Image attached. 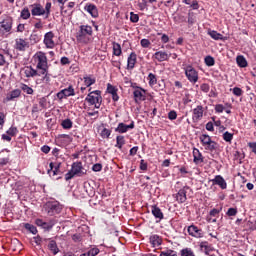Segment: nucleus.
Masks as SVG:
<instances>
[{
    "label": "nucleus",
    "mask_w": 256,
    "mask_h": 256,
    "mask_svg": "<svg viewBox=\"0 0 256 256\" xmlns=\"http://www.w3.org/2000/svg\"><path fill=\"white\" fill-rule=\"evenodd\" d=\"M223 139L226 141V143H231V141H233V134L230 132H225L223 134Z\"/></svg>",
    "instance_id": "49"
},
{
    "label": "nucleus",
    "mask_w": 256,
    "mask_h": 256,
    "mask_svg": "<svg viewBox=\"0 0 256 256\" xmlns=\"http://www.w3.org/2000/svg\"><path fill=\"white\" fill-rule=\"evenodd\" d=\"M30 8H31V15L33 17H41L45 15V8H43V5H41L40 3H34L30 5Z\"/></svg>",
    "instance_id": "9"
},
{
    "label": "nucleus",
    "mask_w": 256,
    "mask_h": 256,
    "mask_svg": "<svg viewBox=\"0 0 256 256\" xmlns=\"http://www.w3.org/2000/svg\"><path fill=\"white\" fill-rule=\"evenodd\" d=\"M71 171L78 175V177H82V175H87V170L83 168V162H74L72 164Z\"/></svg>",
    "instance_id": "12"
},
{
    "label": "nucleus",
    "mask_w": 256,
    "mask_h": 256,
    "mask_svg": "<svg viewBox=\"0 0 256 256\" xmlns=\"http://www.w3.org/2000/svg\"><path fill=\"white\" fill-rule=\"evenodd\" d=\"M138 7L140 11H145V9H147V1L142 0L141 2L138 3Z\"/></svg>",
    "instance_id": "58"
},
{
    "label": "nucleus",
    "mask_w": 256,
    "mask_h": 256,
    "mask_svg": "<svg viewBox=\"0 0 256 256\" xmlns=\"http://www.w3.org/2000/svg\"><path fill=\"white\" fill-rule=\"evenodd\" d=\"M9 62L7 61V58L5 57V55L0 53V67H8Z\"/></svg>",
    "instance_id": "51"
},
{
    "label": "nucleus",
    "mask_w": 256,
    "mask_h": 256,
    "mask_svg": "<svg viewBox=\"0 0 256 256\" xmlns=\"http://www.w3.org/2000/svg\"><path fill=\"white\" fill-rule=\"evenodd\" d=\"M86 253L88 254V256H97V254L100 253V250L97 247H93L90 250H88Z\"/></svg>",
    "instance_id": "52"
},
{
    "label": "nucleus",
    "mask_w": 256,
    "mask_h": 256,
    "mask_svg": "<svg viewBox=\"0 0 256 256\" xmlns=\"http://www.w3.org/2000/svg\"><path fill=\"white\" fill-rule=\"evenodd\" d=\"M87 35L89 37L93 35V28L89 25H81L79 27V31L76 34V39L79 41V43H85Z\"/></svg>",
    "instance_id": "3"
},
{
    "label": "nucleus",
    "mask_w": 256,
    "mask_h": 256,
    "mask_svg": "<svg viewBox=\"0 0 256 256\" xmlns=\"http://www.w3.org/2000/svg\"><path fill=\"white\" fill-rule=\"evenodd\" d=\"M176 201L179 203H185V201H187V190H185V188L178 191L176 194Z\"/></svg>",
    "instance_id": "27"
},
{
    "label": "nucleus",
    "mask_w": 256,
    "mask_h": 256,
    "mask_svg": "<svg viewBox=\"0 0 256 256\" xmlns=\"http://www.w3.org/2000/svg\"><path fill=\"white\" fill-rule=\"evenodd\" d=\"M188 233L189 235H191V237H197V238L203 237V230L198 229V227L195 225H191L188 227Z\"/></svg>",
    "instance_id": "19"
},
{
    "label": "nucleus",
    "mask_w": 256,
    "mask_h": 256,
    "mask_svg": "<svg viewBox=\"0 0 256 256\" xmlns=\"http://www.w3.org/2000/svg\"><path fill=\"white\" fill-rule=\"evenodd\" d=\"M186 5H190L194 10L199 9V2L197 0H182Z\"/></svg>",
    "instance_id": "38"
},
{
    "label": "nucleus",
    "mask_w": 256,
    "mask_h": 256,
    "mask_svg": "<svg viewBox=\"0 0 256 256\" xmlns=\"http://www.w3.org/2000/svg\"><path fill=\"white\" fill-rule=\"evenodd\" d=\"M193 161L195 163V165H200V163H203L204 161V157H203V154H201V151H199V149L197 148H194L193 149Z\"/></svg>",
    "instance_id": "20"
},
{
    "label": "nucleus",
    "mask_w": 256,
    "mask_h": 256,
    "mask_svg": "<svg viewBox=\"0 0 256 256\" xmlns=\"http://www.w3.org/2000/svg\"><path fill=\"white\" fill-rule=\"evenodd\" d=\"M85 101H87V103H89L90 105H95V108L99 109V107H101V103H103V97H101V91L95 90L90 92L85 98Z\"/></svg>",
    "instance_id": "1"
},
{
    "label": "nucleus",
    "mask_w": 256,
    "mask_h": 256,
    "mask_svg": "<svg viewBox=\"0 0 256 256\" xmlns=\"http://www.w3.org/2000/svg\"><path fill=\"white\" fill-rule=\"evenodd\" d=\"M27 48H29V42L23 38H17L15 40V49L17 51H25Z\"/></svg>",
    "instance_id": "16"
},
{
    "label": "nucleus",
    "mask_w": 256,
    "mask_h": 256,
    "mask_svg": "<svg viewBox=\"0 0 256 256\" xmlns=\"http://www.w3.org/2000/svg\"><path fill=\"white\" fill-rule=\"evenodd\" d=\"M53 39H55L53 31L47 32L44 35V45L47 49H53L55 47V41Z\"/></svg>",
    "instance_id": "11"
},
{
    "label": "nucleus",
    "mask_w": 256,
    "mask_h": 256,
    "mask_svg": "<svg viewBox=\"0 0 256 256\" xmlns=\"http://www.w3.org/2000/svg\"><path fill=\"white\" fill-rule=\"evenodd\" d=\"M219 213H221V209L219 210V209L214 208L209 212V215H210V217H217V215H219Z\"/></svg>",
    "instance_id": "60"
},
{
    "label": "nucleus",
    "mask_w": 256,
    "mask_h": 256,
    "mask_svg": "<svg viewBox=\"0 0 256 256\" xmlns=\"http://www.w3.org/2000/svg\"><path fill=\"white\" fill-rule=\"evenodd\" d=\"M226 215H228V217H235V215H237V208H229Z\"/></svg>",
    "instance_id": "55"
},
{
    "label": "nucleus",
    "mask_w": 256,
    "mask_h": 256,
    "mask_svg": "<svg viewBox=\"0 0 256 256\" xmlns=\"http://www.w3.org/2000/svg\"><path fill=\"white\" fill-rule=\"evenodd\" d=\"M208 35L214 39V41H223V35L215 30H209Z\"/></svg>",
    "instance_id": "29"
},
{
    "label": "nucleus",
    "mask_w": 256,
    "mask_h": 256,
    "mask_svg": "<svg viewBox=\"0 0 256 256\" xmlns=\"http://www.w3.org/2000/svg\"><path fill=\"white\" fill-rule=\"evenodd\" d=\"M107 91H108V93H110V95H113V93H116V92H117V89L114 88L113 85L108 84V85H107Z\"/></svg>",
    "instance_id": "63"
},
{
    "label": "nucleus",
    "mask_w": 256,
    "mask_h": 256,
    "mask_svg": "<svg viewBox=\"0 0 256 256\" xmlns=\"http://www.w3.org/2000/svg\"><path fill=\"white\" fill-rule=\"evenodd\" d=\"M49 167L50 169H48V175L50 177H55L56 175H63V172L61 171V169L55 168V164L53 162L49 164Z\"/></svg>",
    "instance_id": "25"
},
{
    "label": "nucleus",
    "mask_w": 256,
    "mask_h": 256,
    "mask_svg": "<svg viewBox=\"0 0 256 256\" xmlns=\"http://www.w3.org/2000/svg\"><path fill=\"white\" fill-rule=\"evenodd\" d=\"M24 228L27 231H29L30 233H32V235H37V233H38L37 227H35V225H33V224L25 223Z\"/></svg>",
    "instance_id": "37"
},
{
    "label": "nucleus",
    "mask_w": 256,
    "mask_h": 256,
    "mask_svg": "<svg viewBox=\"0 0 256 256\" xmlns=\"http://www.w3.org/2000/svg\"><path fill=\"white\" fill-rule=\"evenodd\" d=\"M95 78H91L89 76H85L84 77V83L86 85V87H91V85H95Z\"/></svg>",
    "instance_id": "42"
},
{
    "label": "nucleus",
    "mask_w": 256,
    "mask_h": 256,
    "mask_svg": "<svg viewBox=\"0 0 256 256\" xmlns=\"http://www.w3.org/2000/svg\"><path fill=\"white\" fill-rule=\"evenodd\" d=\"M7 135H10V137H15V135H17V133H19V130L17 129V127L11 126L7 131H6Z\"/></svg>",
    "instance_id": "44"
},
{
    "label": "nucleus",
    "mask_w": 256,
    "mask_h": 256,
    "mask_svg": "<svg viewBox=\"0 0 256 256\" xmlns=\"http://www.w3.org/2000/svg\"><path fill=\"white\" fill-rule=\"evenodd\" d=\"M200 249L203 251L206 255H209V252L211 251V245H209V242L204 241L200 243Z\"/></svg>",
    "instance_id": "34"
},
{
    "label": "nucleus",
    "mask_w": 256,
    "mask_h": 256,
    "mask_svg": "<svg viewBox=\"0 0 256 256\" xmlns=\"http://www.w3.org/2000/svg\"><path fill=\"white\" fill-rule=\"evenodd\" d=\"M204 61L207 67H213L215 65V58L213 56H206Z\"/></svg>",
    "instance_id": "43"
},
{
    "label": "nucleus",
    "mask_w": 256,
    "mask_h": 256,
    "mask_svg": "<svg viewBox=\"0 0 256 256\" xmlns=\"http://www.w3.org/2000/svg\"><path fill=\"white\" fill-rule=\"evenodd\" d=\"M160 256H177V252H175L174 250L168 249V250L162 251L160 253Z\"/></svg>",
    "instance_id": "47"
},
{
    "label": "nucleus",
    "mask_w": 256,
    "mask_h": 256,
    "mask_svg": "<svg viewBox=\"0 0 256 256\" xmlns=\"http://www.w3.org/2000/svg\"><path fill=\"white\" fill-rule=\"evenodd\" d=\"M236 63L238 65V67H242V68L247 67V59H245V57L243 55L237 56Z\"/></svg>",
    "instance_id": "32"
},
{
    "label": "nucleus",
    "mask_w": 256,
    "mask_h": 256,
    "mask_svg": "<svg viewBox=\"0 0 256 256\" xmlns=\"http://www.w3.org/2000/svg\"><path fill=\"white\" fill-rule=\"evenodd\" d=\"M135 103H141L147 99V90L142 87L136 86L133 92Z\"/></svg>",
    "instance_id": "6"
},
{
    "label": "nucleus",
    "mask_w": 256,
    "mask_h": 256,
    "mask_svg": "<svg viewBox=\"0 0 256 256\" xmlns=\"http://www.w3.org/2000/svg\"><path fill=\"white\" fill-rule=\"evenodd\" d=\"M129 129H135V122L132 121L129 125L123 123V122H120L118 124V126L115 128V132L116 133H127V131H129Z\"/></svg>",
    "instance_id": "13"
},
{
    "label": "nucleus",
    "mask_w": 256,
    "mask_h": 256,
    "mask_svg": "<svg viewBox=\"0 0 256 256\" xmlns=\"http://www.w3.org/2000/svg\"><path fill=\"white\" fill-rule=\"evenodd\" d=\"M45 19H49V15H51V2H47L44 8Z\"/></svg>",
    "instance_id": "45"
},
{
    "label": "nucleus",
    "mask_w": 256,
    "mask_h": 256,
    "mask_svg": "<svg viewBox=\"0 0 256 256\" xmlns=\"http://www.w3.org/2000/svg\"><path fill=\"white\" fill-rule=\"evenodd\" d=\"M20 89H21V91L26 93V95H33V93H35L33 88L29 87V85H27V84H23V83L20 84Z\"/></svg>",
    "instance_id": "35"
},
{
    "label": "nucleus",
    "mask_w": 256,
    "mask_h": 256,
    "mask_svg": "<svg viewBox=\"0 0 256 256\" xmlns=\"http://www.w3.org/2000/svg\"><path fill=\"white\" fill-rule=\"evenodd\" d=\"M232 93L233 95H235L236 97H241V95H243V90L239 87H234L232 89Z\"/></svg>",
    "instance_id": "53"
},
{
    "label": "nucleus",
    "mask_w": 256,
    "mask_h": 256,
    "mask_svg": "<svg viewBox=\"0 0 256 256\" xmlns=\"http://www.w3.org/2000/svg\"><path fill=\"white\" fill-rule=\"evenodd\" d=\"M101 137L103 139H109V137H111V130L107 129V128H104L102 131H101Z\"/></svg>",
    "instance_id": "50"
},
{
    "label": "nucleus",
    "mask_w": 256,
    "mask_h": 256,
    "mask_svg": "<svg viewBox=\"0 0 256 256\" xmlns=\"http://www.w3.org/2000/svg\"><path fill=\"white\" fill-rule=\"evenodd\" d=\"M123 145H125V136L119 135L116 137V144L115 147L117 149H123Z\"/></svg>",
    "instance_id": "31"
},
{
    "label": "nucleus",
    "mask_w": 256,
    "mask_h": 256,
    "mask_svg": "<svg viewBox=\"0 0 256 256\" xmlns=\"http://www.w3.org/2000/svg\"><path fill=\"white\" fill-rule=\"evenodd\" d=\"M203 106L198 105L196 108L193 109L192 121L194 123H198L203 119Z\"/></svg>",
    "instance_id": "14"
},
{
    "label": "nucleus",
    "mask_w": 256,
    "mask_h": 256,
    "mask_svg": "<svg viewBox=\"0 0 256 256\" xmlns=\"http://www.w3.org/2000/svg\"><path fill=\"white\" fill-rule=\"evenodd\" d=\"M140 44H141V47H143L144 49H147L151 45V42L149 41V39H142L140 41Z\"/></svg>",
    "instance_id": "56"
},
{
    "label": "nucleus",
    "mask_w": 256,
    "mask_h": 256,
    "mask_svg": "<svg viewBox=\"0 0 256 256\" xmlns=\"http://www.w3.org/2000/svg\"><path fill=\"white\" fill-rule=\"evenodd\" d=\"M21 17L25 20L29 19V17H31V12L29 11V8H24L21 11Z\"/></svg>",
    "instance_id": "48"
},
{
    "label": "nucleus",
    "mask_w": 256,
    "mask_h": 256,
    "mask_svg": "<svg viewBox=\"0 0 256 256\" xmlns=\"http://www.w3.org/2000/svg\"><path fill=\"white\" fill-rule=\"evenodd\" d=\"M200 141H201L202 145L204 147H206V145H209V143H211L213 140H211L210 135L203 134V135L200 136Z\"/></svg>",
    "instance_id": "36"
},
{
    "label": "nucleus",
    "mask_w": 256,
    "mask_h": 256,
    "mask_svg": "<svg viewBox=\"0 0 256 256\" xmlns=\"http://www.w3.org/2000/svg\"><path fill=\"white\" fill-rule=\"evenodd\" d=\"M36 69V77H42V81H44V83H50L51 74H49V66H42Z\"/></svg>",
    "instance_id": "5"
},
{
    "label": "nucleus",
    "mask_w": 256,
    "mask_h": 256,
    "mask_svg": "<svg viewBox=\"0 0 256 256\" xmlns=\"http://www.w3.org/2000/svg\"><path fill=\"white\" fill-rule=\"evenodd\" d=\"M63 129H71L73 127V121L71 119H65L61 123Z\"/></svg>",
    "instance_id": "41"
},
{
    "label": "nucleus",
    "mask_w": 256,
    "mask_h": 256,
    "mask_svg": "<svg viewBox=\"0 0 256 256\" xmlns=\"http://www.w3.org/2000/svg\"><path fill=\"white\" fill-rule=\"evenodd\" d=\"M148 81H149L150 87H155V84L157 83V76L153 73H150L148 75Z\"/></svg>",
    "instance_id": "40"
},
{
    "label": "nucleus",
    "mask_w": 256,
    "mask_h": 256,
    "mask_svg": "<svg viewBox=\"0 0 256 256\" xmlns=\"http://www.w3.org/2000/svg\"><path fill=\"white\" fill-rule=\"evenodd\" d=\"M122 53L123 51L121 50V44L113 42V55H115L116 57H121Z\"/></svg>",
    "instance_id": "30"
},
{
    "label": "nucleus",
    "mask_w": 256,
    "mask_h": 256,
    "mask_svg": "<svg viewBox=\"0 0 256 256\" xmlns=\"http://www.w3.org/2000/svg\"><path fill=\"white\" fill-rule=\"evenodd\" d=\"M75 95V89L70 85L68 88L61 90L56 94V97L61 101L67 97H73Z\"/></svg>",
    "instance_id": "10"
},
{
    "label": "nucleus",
    "mask_w": 256,
    "mask_h": 256,
    "mask_svg": "<svg viewBox=\"0 0 256 256\" xmlns=\"http://www.w3.org/2000/svg\"><path fill=\"white\" fill-rule=\"evenodd\" d=\"M103 169V165H101L100 163H96L92 166V171H94L95 173L101 171Z\"/></svg>",
    "instance_id": "57"
},
{
    "label": "nucleus",
    "mask_w": 256,
    "mask_h": 256,
    "mask_svg": "<svg viewBox=\"0 0 256 256\" xmlns=\"http://www.w3.org/2000/svg\"><path fill=\"white\" fill-rule=\"evenodd\" d=\"M185 75L190 83H197V81H199V74L193 66H187L185 68Z\"/></svg>",
    "instance_id": "7"
},
{
    "label": "nucleus",
    "mask_w": 256,
    "mask_h": 256,
    "mask_svg": "<svg viewBox=\"0 0 256 256\" xmlns=\"http://www.w3.org/2000/svg\"><path fill=\"white\" fill-rule=\"evenodd\" d=\"M215 111L216 113H223V111H225V106H223V104H217L215 106Z\"/></svg>",
    "instance_id": "62"
},
{
    "label": "nucleus",
    "mask_w": 256,
    "mask_h": 256,
    "mask_svg": "<svg viewBox=\"0 0 256 256\" xmlns=\"http://www.w3.org/2000/svg\"><path fill=\"white\" fill-rule=\"evenodd\" d=\"M200 89H201V91H203V93H209V89H210V87H209V84H202L201 86H200Z\"/></svg>",
    "instance_id": "64"
},
{
    "label": "nucleus",
    "mask_w": 256,
    "mask_h": 256,
    "mask_svg": "<svg viewBox=\"0 0 256 256\" xmlns=\"http://www.w3.org/2000/svg\"><path fill=\"white\" fill-rule=\"evenodd\" d=\"M149 241H150L152 247H159L163 243V240L157 234L151 235L149 238Z\"/></svg>",
    "instance_id": "24"
},
{
    "label": "nucleus",
    "mask_w": 256,
    "mask_h": 256,
    "mask_svg": "<svg viewBox=\"0 0 256 256\" xmlns=\"http://www.w3.org/2000/svg\"><path fill=\"white\" fill-rule=\"evenodd\" d=\"M85 11H87V13H89V15H91V17H93L94 19H97V17H99V10L97 9V6H95V4H87L84 7Z\"/></svg>",
    "instance_id": "18"
},
{
    "label": "nucleus",
    "mask_w": 256,
    "mask_h": 256,
    "mask_svg": "<svg viewBox=\"0 0 256 256\" xmlns=\"http://www.w3.org/2000/svg\"><path fill=\"white\" fill-rule=\"evenodd\" d=\"M13 29V18L6 17L3 21L0 22V37L4 35H9Z\"/></svg>",
    "instance_id": "4"
},
{
    "label": "nucleus",
    "mask_w": 256,
    "mask_h": 256,
    "mask_svg": "<svg viewBox=\"0 0 256 256\" xmlns=\"http://www.w3.org/2000/svg\"><path fill=\"white\" fill-rule=\"evenodd\" d=\"M44 210L46 213H48V215H50V217H53V215H59V213L63 211V206L57 201L47 202L44 205Z\"/></svg>",
    "instance_id": "2"
},
{
    "label": "nucleus",
    "mask_w": 256,
    "mask_h": 256,
    "mask_svg": "<svg viewBox=\"0 0 256 256\" xmlns=\"http://www.w3.org/2000/svg\"><path fill=\"white\" fill-rule=\"evenodd\" d=\"M21 97V89H14L6 95L4 98V103H9V101H15Z\"/></svg>",
    "instance_id": "15"
},
{
    "label": "nucleus",
    "mask_w": 256,
    "mask_h": 256,
    "mask_svg": "<svg viewBox=\"0 0 256 256\" xmlns=\"http://www.w3.org/2000/svg\"><path fill=\"white\" fill-rule=\"evenodd\" d=\"M151 213L154 215L155 219H159V221H161L164 217L161 208L157 207V205H153L151 207Z\"/></svg>",
    "instance_id": "26"
},
{
    "label": "nucleus",
    "mask_w": 256,
    "mask_h": 256,
    "mask_svg": "<svg viewBox=\"0 0 256 256\" xmlns=\"http://www.w3.org/2000/svg\"><path fill=\"white\" fill-rule=\"evenodd\" d=\"M135 63H137V54L132 52L127 60V69H135Z\"/></svg>",
    "instance_id": "22"
},
{
    "label": "nucleus",
    "mask_w": 256,
    "mask_h": 256,
    "mask_svg": "<svg viewBox=\"0 0 256 256\" xmlns=\"http://www.w3.org/2000/svg\"><path fill=\"white\" fill-rule=\"evenodd\" d=\"M130 21L131 23H139V15L134 12L130 13Z\"/></svg>",
    "instance_id": "54"
},
{
    "label": "nucleus",
    "mask_w": 256,
    "mask_h": 256,
    "mask_svg": "<svg viewBox=\"0 0 256 256\" xmlns=\"http://www.w3.org/2000/svg\"><path fill=\"white\" fill-rule=\"evenodd\" d=\"M168 119H170V121H175V119H177V112L175 111H170L168 113Z\"/></svg>",
    "instance_id": "61"
},
{
    "label": "nucleus",
    "mask_w": 256,
    "mask_h": 256,
    "mask_svg": "<svg viewBox=\"0 0 256 256\" xmlns=\"http://www.w3.org/2000/svg\"><path fill=\"white\" fill-rule=\"evenodd\" d=\"M211 182L213 185H218L220 189H227V182L221 175H216L214 179L211 180Z\"/></svg>",
    "instance_id": "17"
},
{
    "label": "nucleus",
    "mask_w": 256,
    "mask_h": 256,
    "mask_svg": "<svg viewBox=\"0 0 256 256\" xmlns=\"http://www.w3.org/2000/svg\"><path fill=\"white\" fill-rule=\"evenodd\" d=\"M23 73L27 79L31 77H37V70L33 69L32 66H26L23 68Z\"/></svg>",
    "instance_id": "23"
},
{
    "label": "nucleus",
    "mask_w": 256,
    "mask_h": 256,
    "mask_svg": "<svg viewBox=\"0 0 256 256\" xmlns=\"http://www.w3.org/2000/svg\"><path fill=\"white\" fill-rule=\"evenodd\" d=\"M35 62L37 63L36 68L49 67L47 62V55L45 52H37L34 56Z\"/></svg>",
    "instance_id": "8"
},
{
    "label": "nucleus",
    "mask_w": 256,
    "mask_h": 256,
    "mask_svg": "<svg viewBox=\"0 0 256 256\" xmlns=\"http://www.w3.org/2000/svg\"><path fill=\"white\" fill-rule=\"evenodd\" d=\"M29 41L31 45H35L36 43H39L41 41V35L37 32V30H33L30 37Z\"/></svg>",
    "instance_id": "28"
},
{
    "label": "nucleus",
    "mask_w": 256,
    "mask_h": 256,
    "mask_svg": "<svg viewBox=\"0 0 256 256\" xmlns=\"http://www.w3.org/2000/svg\"><path fill=\"white\" fill-rule=\"evenodd\" d=\"M48 248L52 251L53 255H57V253H59V247H57V242L55 240H51L49 242Z\"/></svg>",
    "instance_id": "33"
},
{
    "label": "nucleus",
    "mask_w": 256,
    "mask_h": 256,
    "mask_svg": "<svg viewBox=\"0 0 256 256\" xmlns=\"http://www.w3.org/2000/svg\"><path fill=\"white\" fill-rule=\"evenodd\" d=\"M181 256H195V252L191 248H184L180 251Z\"/></svg>",
    "instance_id": "39"
},
{
    "label": "nucleus",
    "mask_w": 256,
    "mask_h": 256,
    "mask_svg": "<svg viewBox=\"0 0 256 256\" xmlns=\"http://www.w3.org/2000/svg\"><path fill=\"white\" fill-rule=\"evenodd\" d=\"M207 151H216L217 150V142L212 141L209 144H206V148Z\"/></svg>",
    "instance_id": "46"
},
{
    "label": "nucleus",
    "mask_w": 256,
    "mask_h": 256,
    "mask_svg": "<svg viewBox=\"0 0 256 256\" xmlns=\"http://www.w3.org/2000/svg\"><path fill=\"white\" fill-rule=\"evenodd\" d=\"M75 173L72 172V170H70L69 172H67L65 174V180L66 181H71V179H73V177H75Z\"/></svg>",
    "instance_id": "59"
},
{
    "label": "nucleus",
    "mask_w": 256,
    "mask_h": 256,
    "mask_svg": "<svg viewBox=\"0 0 256 256\" xmlns=\"http://www.w3.org/2000/svg\"><path fill=\"white\" fill-rule=\"evenodd\" d=\"M170 55L167 52L158 51L154 54V58L159 61V63H163V61H169Z\"/></svg>",
    "instance_id": "21"
}]
</instances>
